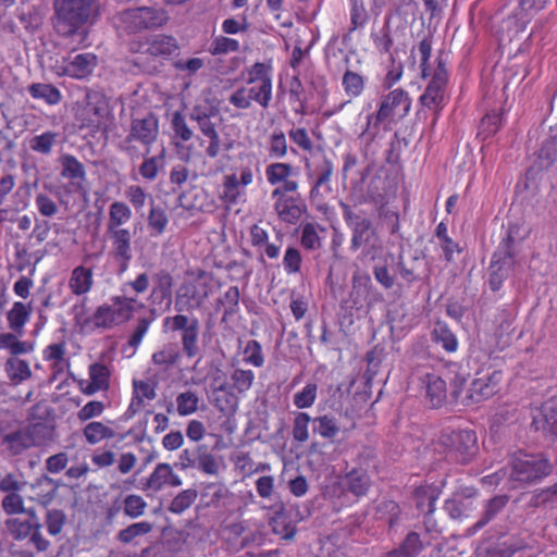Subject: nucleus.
<instances>
[{
    "instance_id": "f257e3e1",
    "label": "nucleus",
    "mask_w": 557,
    "mask_h": 557,
    "mask_svg": "<svg viewBox=\"0 0 557 557\" xmlns=\"http://www.w3.org/2000/svg\"><path fill=\"white\" fill-rule=\"evenodd\" d=\"M418 52L421 77L424 79L430 77L424 91L419 97V102L423 108L433 112V122L435 123L449 101V95L447 92L449 82V53L440 50L435 59V65L432 66L429 62L432 52L430 37H424L420 41Z\"/></svg>"
},
{
    "instance_id": "f03ea898",
    "label": "nucleus",
    "mask_w": 557,
    "mask_h": 557,
    "mask_svg": "<svg viewBox=\"0 0 557 557\" xmlns=\"http://www.w3.org/2000/svg\"><path fill=\"white\" fill-rule=\"evenodd\" d=\"M132 218V209L126 202L115 200L109 206L106 236L110 243V255L119 264L120 273L128 270L133 259V233L125 226Z\"/></svg>"
},
{
    "instance_id": "7ed1b4c3",
    "label": "nucleus",
    "mask_w": 557,
    "mask_h": 557,
    "mask_svg": "<svg viewBox=\"0 0 557 557\" xmlns=\"http://www.w3.org/2000/svg\"><path fill=\"white\" fill-rule=\"evenodd\" d=\"M247 85L234 90L228 102L237 109L247 110L252 101L262 109H268L272 100V67L263 62H256L247 69Z\"/></svg>"
},
{
    "instance_id": "20e7f679",
    "label": "nucleus",
    "mask_w": 557,
    "mask_h": 557,
    "mask_svg": "<svg viewBox=\"0 0 557 557\" xmlns=\"http://www.w3.org/2000/svg\"><path fill=\"white\" fill-rule=\"evenodd\" d=\"M75 120L79 128L106 133L113 120L109 98L99 90L87 89L84 100L76 102Z\"/></svg>"
},
{
    "instance_id": "39448f33",
    "label": "nucleus",
    "mask_w": 557,
    "mask_h": 557,
    "mask_svg": "<svg viewBox=\"0 0 557 557\" xmlns=\"http://www.w3.org/2000/svg\"><path fill=\"white\" fill-rule=\"evenodd\" d=\"M503 372L493 368L486 371H476L463 397L460 396L461 386L465 384V377L456 376L454 380L453 396L460 399L463 405H474L485 401L495 396L500 391Z\"/></svg>"
},
{
    "instance_id": "423d86ee",
    "label": "nucleus",
    "mask_w": 557,
    "mask_h": 557,
    "mask_svg": "<svg viewBox=\"0 0 557 557\" xmlns=\"http://www.w3.org/2000/svg\"><path fill=\"white\" fill-rule=\"evenodd\" d=\"M343 219L351 232L350 249L358 250L367 247L370 253L381 248V239L379 232L372 220L364 211H356L351 206L339 202Z\"/></svg>"
},
{
    "instance_id": "0eeeda50",
    "label": "nucleus",
    "mask_w": 557,
    "mask_h": 557,
    "mask_svg": "<svg viewBox=\"0 0 557 557\" xmlns=\"http://www.w3.org/2000/svg\"><path fill=\"white\" fill-rule=\"evenodd\" d=\"M54 8L57 26L69 27L64 35H74L78 28L92 24L99 13L96 0H57Z\"/></svg>"
},
{
    "instance_id": "6e6552de",
    "label": "nucleus",
    "mask_w": 557,
    "mask_h": 557,
    "mask_svg": "<svg viewBox=\"0 0 557 557\" xmlns=\"http://www.w3.org/2000/svg\"><path fill=\"white\" fill-rule=\"evenodd\" d=\"M510 466V480L518 483L515 487L536 483L549 475L553 471L548 459L542 455L523 451H518L512 456Z\"/></svg>"
},
{
    "instance_id": "1a4fd4ad",
    "label": "nucleus",
    "mask_w": 557,
    "mask_h": 557,
    "mask_svg": "<svg viewBox=\"0 0 557 557\" xmlns=\"http://www.w3.org/2000/svg\"><path fill=\"white\" fill-rule=\"evenodd\" d=\"M136 298L113 296L110 304L99 306L90 320L95 327L110 330L133 319L136 312Z\"/></svg>"
},
{
    "instance_id": "9d476101",
    "label": "nucleus",
    "mask_w": 557,
    "mask_h": 557,
    "mask_svg": "<svg viewBox=\"0 0 557 557\" xmlns=\"http://www.w3.org/2000/svg\"><path fill=\"white\" fill-rule=\"evenodd\" d=\"M158 136L159 122L154 115L149 114L143 119H134L127 136L121 143V149L129 157H135L138 152L135 146L137 141L145 147V153L148 154Z\"/></svg>"
},
{
    "instance_id": "9b49d317",
    "label": "nucleus",
    "mask_w": 557,
    "mask_h": 557,
    "mask_svg": "<svg viewBox=\"0 0 557 557\" xmlns=\"http://www.w3.org/2000/svg\"><path fill=\"white\" fill-rule=\"evenodd\" d=\"M218 115V109L210 104L198 103L193 107L189 117L196 122L201 134L209 139L208 146L205 148L206 157L215 159L222 151V139L218 132V124L213 122V117Z\"/></svg>"
},
{
    "instance_id": "f8f14e48",
    "label": "nucleus",
    "mask_w": 557,
    "mask_h": 557,
    "mask_svg": "<svg viewBox=\"0 0 557 557\" xmlns=\"http://www.w3.org/2000/svg\"><path fill=\"white\" fill-rule=\"evenodd\" d=\"M441 444L460 463H469L479 450L473 430H445L441 435Z\"/></svg>"
},
{
    "instance_id": "ddd939ff",
    "label": "nucleus",
    "mask_w": 557,
    "mask_h": 557,
    "mask_svg": "<svg viewBox=\"0 0 557 557\" xmlns=\"http://www.w3.org/2000/svg\"><path fill=\"white\" fill-rule=\"evenodd\" d=\"M163 330L182 332L181 342L184 355L191 359L199 354V320L185 314L169 315L163 319Z\"/></svg>"
},
{
    "instance_id": "4468645a",
    "label": "nucleus",
    "mask_w": 557,
    "mask_h": 557,
    "mask_svg": "<svg viewBox=\"0 0 557 557\" xmlns=\"http://www.w3.org/2000/svg\"><path fill=\"white\" fill-rule=\"evenodd\" d=\"M298 190H272L273 209L283 223L296 225L307 213V205Z\"/></svg>"
},
{
    "instance_id": "2eb2a0df",
    "label": "nucleus",
    "mask_w": 557,
    "mask_h": 557,
    "mask_svg": "<svg viewBox=\"0 0 557 557\" xmlns=\"http://www.w3.org/2000/svg\"><path fill=\"white\" fill-rule=\"evenodd\" d=\"M251 165H243L238 172L225 174L222 178L220 199L226 206H235L246 198L247 187L253 183Z\"/></svg>"
},
{
    "instance_id": "dca6fc26",
    "label": "nucleus",
    "mask_w": 557,
    "mask_h": 557,
    "mask_svg": "<svg viewBox=\"0 0 557 557\" xmlns=\"http://www.w3.org/2000/svg\"><path fill=\"white\" fill-rule=\"evenodd\" d=\"M372 486V480L369 471L360 467H351L342 476L341 482H335L327 487V493L332 497H342L346 492L357 499L368 495Z\"/></svg>"
},
{
    "instance_id": "f3484780",
    "label": "nucleus",
    "mask_w": 557,
    "mask_h": 557,
    "mask_svg": "<svg viewBox=\"0 0 557 557\" xmlns=\"http://www.w3.org/2000/svg\"><path fill=\"white\" fill-rule=\"evenodd\" d=\"M411 108V99L407 91L401 88H396L389 91L381 101L375 115L367 116V126H371L374 120V127L377 124L393 117L397 113L399 116H406Z\"/></svg>"
},
{
    "instance_id": "a211bd4d",
    "label": "nucleus",
    "mask_w": 557,
    "mask_h": 557,
    "mask_svg": "<svg viewBox=\"0 0 557 557\" xmlns=\"http://www.w3.org/2000/svg\"><path fill=\"white\" fill-rule=\"evenodd\" d=\"M208 296L207 284H201L197 281L185 282L177 290L175 310L178 312L198 310L202 307Z\"/></svg>"
},
{
    "instance_id": "6ab92c4d",
    "label": "nucleus",
    "mask_w": 557,
    "mask_h": 557,
    "mask_svg": "<svg viewBox=\"0 0 557 557\" xmlns=\"http://www.w3.org/2000/svg\"><path fill=\"white\" fill-rule=\"evenodd\" d=\"M532 426L552 441L557 440V400L548 399L532 412Z\"/></svg>"
},
{
    "instance_id": "aec40b11",
    "label": "nucleus",
    "mask_w": 557,
    "mask_h": 557,
    "mask_svg": "<svg viewBox=\"0 0 557 557\" xmlns=\"http://www.w3.org/2000/svg\"><path fill=\"white\" fill-rule=\"evenodd\" d=\"M417 57H419L418 48L408 47L405 44L396 47L389 53L392 67L385 75L384 86L391 88L395 85L403 76L405 61L408 62L409 66H414Z\"/></svg>"
},
{
    "instance_id": "412c9836",
    "label": "nucleus",
    "mask_w": 557,
    "mask_h": 557,
    "mask_svg": "<svg viewBox=\"0 0 557 557\" xmlns=\"http://www.w3.org/2000/svg\"><path fill=\"white\" fill-rule=\"evenodd\" d=\"M265 178L273 190H298L299 183L293 180L295 168L286 162H273L265 166Z\"/></svg>"
},
{
    "instance_id": "4be33fe9",
    "label": "nucleus",
    "mask_w": 557,
    "mask_h": 557,
    "mask_svg": "<svg viewBox=\"0 0 557 557\" xmlns=\"http://www.w3.org/2000/svg\"><path fill=\"white\" fill-rule=\"evenodd\" d=\"M441 494V488L433 484L420 485L413 491L416 506L420 512L425 515L424 524L428 532L434 531V525H431V515L435 511V504Z\"/></svg>"
},
{
    "instance_id": "5701e85b",
    "label": "nucleus",
    "mask_w": 557,
    "mask_h": 557,
    "mask_svg": "<svg viewBox=\"0 0 557 557\" xmlns=\"http://www.w3.org/2000/svg\"><path fill=\"white\" fill-rule=\"evenodd\" d=\"M173 295V276L168 270H159L152 276V288L149 295V301L153 306L165 305L170 307Z\"/></svg>"
},
{
    "instance_id": "b1692460",
    "label": "nucleus",
    "mask_w": 557,
    "mask_h": 557,
    "mask_svg": "<svg viewBox=\"0 0 557 557\" xmlns=\"http://www.w3.org/2000/svg\"><path fill=\"white\" fill-rule=\"evenodd\" d=\"M181 485L182 479L173 471L172 466L166 462H161L156 466L147 478L145 488L159 492L164 486L177 487Z\"/></svg>"
},
{
    "instance_id": "393cba45",
    "label": "nucleus",
    "mask_w": 557,
    "mask_h": 557,
    "mask_svg": "<svg viewBox=\"0 0 557 557\" xmlns=\"http://www.w3.org/2000/svg\"><path fill=\"white\" fill-rule=\"evenodd\" d=\"M89 382L84 386L81 383L83 394L91 396L98 392H106L110 387L111 372L108 366L101 362L91 363L88 368Z\"/></svg>"
},
{
    "instance_id": "a878e982",
    "label": "nucleus",
    "mask_w": 557,
    "mask_h": 557,
    "mask_svg": "<svg viewBox=\"0 0 557 557\" xmlns=\"http://www.w3.org/2000/svg\"><path fill=\"white\" fill-rule=\"evenodd\" d=\"M515 239L509 233L502 239L497 249L494 251L491 260L490 269L499 270L509 274L516 264V255L513 251Z\"/></svg>"
},
{
    "instance_id": "bb28decb",
    "label": "nucleus",
    "mask_w": 557,
    "mask_h": 557,
    "mask_svg": "<svg viewBox=\"0 0 557 557\" xmlns=\"http://www.w3.org/2000/svg\"><path fill=\"white\" fill-rule=\"evenodd\" d=\"M271 509L273 510V516L270 519V524L273 532L284 540L294 539L297 531L296 522L292 519L284 504H275Z\"/></svg>"
},
{
    "instance_id": "cd10ccee",
    "label": "nucleus",
    "mask_w": 557,
    "mask_h": 557,
    "mask_svg": "<svg viewBox=\"0 0 557 557\" xmlns=\"http://www.w3.org/2000/svg\"><path fill=\"white\" fill-rule=\"evenodd\" d=\"M98 65V58L92 52L76 54L65 66V74L75 79H86Z\"/></svg>"
},
{
    "instance_id": "c85d7f7f",
    "label": "nucleus",
    "mask_w": 557,
    "mask_h": 557,
    "mask_svg": "<svg viewBox=\"0 0 557 557\" xmlns=\"http://www.w3.org/2000/svg\"><path fill=\"white\" fill-rule=\"evenodd\" d=\"M32 313V302H13L12 307L7 311L5 314L9 330L17 334L24 335L25 326L29 322Z\"/></svg>"
},
{
    "instance_id": "c756f323",
    "label": "nucleus",
    "mask_w": 557,
    "mask_h": 557,
    "mask_svg": "<svg viewBox=\"0 0 557 557\" xmlns=\"http://www.w3.org/2000/svg\"><path fill=\"white\" fill-rule=\"evenodd\" d=\"M95 284L94 270L84 265L75 267L69 278V288L74 296L88 294Z\"/></svg>"
},
{
    "instance_id": "7c9ffc66",
    "label": "nucleus",
    "mask_w": 557,
    "mask_h": 557,
    "mask_svg": "<svg viewBox=\"0 0 557 557\" xmlns=\"http://www.w3.org/2000/svg\"><path fill=\"white\" fill-rule=\"evenodd\" d=\"M425 397L432 408L442 407L447 398L446 382L435 373H428L423 379Z\"/></svg>"
},
{
    "instance_id": "2f4dec72",
    "label": "nucleus",
    "mask_w": 557,
    "mask_h": 557,
    "mask_svg": "<svg viewBox=\"0 0 557 557\" xmlns=\"http://www.w3.org/2000/svg\"><path fill=\"white\" fill-rule=\"evenodd\" d=\"M250 244L258 251H261L269 259H277L281 251V245L269 243V233L260 224L256 223L249 228Z\"/></svg>"
},
{
    "instance_id": "473e14b6",
    "label": "nucleus",
    "mask_w": 557,
    "mask_h": 557,
    "mask_svg": "<svg viewBox=\"0 0 557 557\" xmlns=\"http://www.w3.org/2000/svg\"><path fill=\"white\" fill-rule=\"evenodd\" d=\"M2 444L13 455H21L26 449L35 446V438L30 429H21L7 434L3 437Z\"/></svg>"
},
{
    "instance_id": "72a5a7b5",
    "label": "nucleus",
    "mask_w": 557,
    "mask_h": 557,
    "mask_svg": "<svg viewBox=\"0 0 557 557\" xmlns=\"http://www.w3.org/2000/svg\"><path fill=\"white\" fill-rule=\"evenodd\" d=\"M182 358V354L175 344L163 345L159 350L154 351L151 356V362L154 367L161 370H170L175 367Z\"/></svg>"
},
{
    "instance_id": "f704fd0d",
    "label": "nucleus",
    "mask_w": 557,
    "mask_h": 557,
    "mask_svg": "<svg viewBox=\"0 0 557 557\" xmlns=\"http://www.w3.org/2000/svg\"><path fill=\"white\" fill-rule=\"evenodd\" d=\"M23 335L15 332L0 333V349H7L12 356L29 354L34 350L35 344L30 341H21Z\"/></svg>"
},
{
    "instance_id": "c9c22d12",
    "label": "nucleus",
    "mask_w": 557,
    "mask_h": 557,
    "mask_svg": "<svg viewBox=\"0 0 557 557\" xmlns=\"http://www.w3.org/2000/svg\"><path fill=\"white\" fill-rule=\"evenodd\" d=\"M33 99L42 100L48 106H57L62 101V94L52 84L33 83L27 88Z\"/></svg>"
},
{
    "instance_id": "e433bc0d",
    "label": "nucleus",
    "mask_w": 557,
    "mask_h": 557,
    "mask_svg": "<svg viewBox=\"0 0 557 557\" xmlns=\"http://www.w3.org/2000/svg\"><path fill=\"white\" fill-rule=\"evenodd\" d=\"M134 392L133 397L131 399V404L128 406L127 411L133 414L141 410L144 407L145 399L152 400L156 398V387L151 383L147 381H134L133 382Z\"/></svg>"
},
{
    "instance_id": "4c0bfd02",
    "label": "nucleus",
    "mask_w": 557,
    "mask_h": 557,
    "mask_svg": "<svg viewBox=\"0 0 557 557\" xmlns=\"http://www.w3.org/2000/svg\"><path fill=\"white\" fill-rule=\"evenodd\" d=\"M509 496L497 495L488 499L484 506L482 517L472 527L474 531H478L496 518L508 505Z\"/></svg>"
},
{
    "instance_id": "58836bf2",
    "label": "nucleus",
    "mask_w": 557,
    "mask_h": 557,
    "mask_svg": "<svg viewBox=\"0 0 557 557\" xmlns=\"http://www.w3.org/2000/svg\"><path fill=\"white\" fill-rule=\"evenodd\" d=\"M83 436L89 445H97L106 440L115 437V431L101 421H90L82 430Z\"/></svg>"
},
{
    "instance_id": "ea45409f",
    "label": "nucleus",
    "mask_w": 557,
    "mask_h": 557,
    "mask_svg": "<svg viewBox=\"0 0 557 557\" xmlns=\"http://www.w3.org/2000/svg\"><path fill=\"white\" fill-rule=\"evenodd\" d=\"M313 432L321 438L333 442L341 432L337 419L332 414H323L312 419Z\"/></svg>"
},
{
    "instance_id": "a19ab883",
    "label": "nucleus",
    "mask_w": 557,
    "mask_h": 557,
    "mask_svg": "<svg viewBox=\"0 0 557 557\" xmlns=\"http://www.w3.org/2000/svg\"><path fill=\"white\" fill-rule=\"evenodd\" d=\"M333 174L334 164L331 159L324 156L322 161L314 169L315 177L311 184V198H314L320 194V188L331 182Z\"/></svg>"
},
{
    "instance_id": "79ce46f5",
    "label": "nucleus",
    "mask_w": 557,
    "mask_h": 557,
    "mask_svg": "<svg viewBox=\"0 0 557 557\" xmlns=\"http://www.w3.org/2000/svg\"><path fill=\"white\" fill-rule=\"evenodd\" d=\"M432 337L446 352L451 354L458 349V339L445 322L438 321L435 323Z\"/></svg>"
},
{
    "instance_id": "37998d69",
    "label": "nucleus",
    "mask_w": 557,
    "mask_h": 557,
    "mask_svg": "<svg viewBox=\"0 0 557 557\" xmlns=\"http://www.w3.org/2000/svg\"><path fill=\"white\" fill-rule=\"evenodd\" d=\"M5 372L9 379L18 384L28 380L32 376V370L28 361L17 358V356H12L4 363Z\"/></svg>"
},
{
    "instance_id": "c03bdc74",
    "label": "nucleus",
    "mask_w": 557,
    "mask_h": 557,
    "mask_svg": "<svg viewBox=\"0 0 557 557\" xmlns=\"http://www.w3.org/2000/svg\"><path fill=\"white\" fill-rule=\"evenodd\" d=\"M288 102L296 114L306 113L305 88L298 76H293L288 83Z\"/></svg>"
},
{
    "instance_id": "a18cd8bd",
    "label": "nucleus",
    "mask_w": 557,
    "mask_h": 557,
    "mask_svg": "<svg viewBox=\"0 0 557 557\" xmlns=\"http://www.w3.org/2000/svg\"><path fill=\"white\" fill-rule=\"evenodd\" d=\"M62 171L61 175L64 178L71 180L73 183L81 184L85 180V168L76 157L72 154H64L61 158Z\"/></svg>"
},
{
    "instance_id": "49530a36",
    "label": "nucleus",
    "mask_w": 557,
    "mask_h": 557,
    "mask_svg": "<svg viewBox=\"0 0 557 557\" xmlns=\"http://www.w3.org/2000/svg\"><path fill=\"white\" fill-rule=\"evenodd\" d=\"M165 165V149L162 148L160 153L152 157H146L139 165V174L147 181H154L160 170Z\"/></svg>"
},
{
    "instance_id": "de8ad7c7",
    "label": "nucleus",
    "mask_w": 557,
    "mask_h": 557,
    "mask_svg": "<svg viewBox=\"0 0 557 557\" xmlns=\"http://www.w3.org/2000/svg\"><path fill=\"white\" fill-rule=\"evenodd\" d=\"M197 460L195 469L209 475H216L219 473L220 465L213 454H211L207 446L198 445L196 447Z\"/></svg>"
},
{
    "instance_id": "09e8293b",
    "label": "nucleus",
    "mask_w": 557,
    "mask_h": 557,
    "mask_svg": "<svg viewBox=\"0 0 557 557\" xmlns=\"http://www.w3.org/2000/svg\"><path fill=\"white\" fill-rule=\"evenodd\" d=\"M343 89L350 99L361 96L366 87V77L351 70H346L342 78Z\"/></svg>"
},
{
    "instance_id": "8fccbe9b",
    "label": "nucleus",
    "mask_w": 557,
    "mask_h": 557,
    "mask_svg": "<svg viewBox=\"0 0 557 557\" xmlns=\"http://www.w3.org/2000/svg\"><path fill=\"white\" fill-rule=\"evenodd\" d=\"M147 223L152 236L162 235L169 225L166 211L161 207H151L148 213Z\"/></svg>"
},
{
    "instance_id": "3c124183",
    "label": "nucleus",
    "mask_w": 557,
    "mask_h": 557,
    "mask_svg": "<svg viewBox=\"0 0 557 557\" xmlns=\"http://www.w3.org/2000/svg\"><path fill=\"white\" fill-rule=\"evenodd\" d=\"M58 140V134L52 131L44 132L29 139V148L40 154H50Z\"/></svg>"
},
{
    "instance_id": "603ef678",
    "label": "nucleus",
    "mask_w": 557,
    "mask_h": 557,
    "mask_svg": "<svg viewBox=\"0 0 557 557\" xmlns=\"http://www.w3.org/2000/svg\"><path fill=\"white\" fill-rule=\"evenodd\" d=\"M312 421L308 412L298 411L295 413L292 435L293 440L299 444L306 443L309 440V424Z\"/></svg>"
},
{
    "instance_id": "864d4df0",
    "label": "nucleus",
    "mask_w": 557,
    "mask_h": 557,
    "mask_svg": "<svg viewBox=\"0 0 557 557\" xmlns=\"http://www.w3.org/2000/svg\"><path fill=\"white\" fill-rule=\"evenodd\" d=\"M66 346L65 343H53L48 345L42 350V358L45 361L52 362V368L57 371L63 369V364L66 362L65 360Z\"/></svg>"
},
{
    "instance_id": "5fc2aeb1",
    "label": "nucleus",
    "mask_w": 557,
    "mask_h": 557,
    "mask_svg": "<svg viewBox=\"0 0 557 557\" xmlns=\"http://www.w3.org/2000/svg\"><path fill=\"white\" fill-rule=\"evenodd\" d=\"M197 497V490H184L172 499L169 510L173 513L181 515L196 502Z\"/></svg>"
},
{
    "instance_id": "6e6d98bb",
    "label": "nucleus",
    "mask_w": 557,
    "mask_h": 557,
    "mask_svg": "<svg viewBox=\"0 0 557 557\" xmlns=\"http://www.w3.org/2000/svg\"><path fill=\"white\" fill-rule=\"evenodd\" d=\"M143 8L125 10L121 13L119 20L124 25V30L128 34L143 30L144 20L141 16Z\"/></svg>"
},
{
    "instance_id": "4d7b16f0",
    "label": "nucleus",
    "mask_w": 557,
    "mask_h": 557,
    "mask_svg": "<svg viewBox=\"0 0 557 557\" xmlns=\"http://www.w3.org/2000/svg\"><path fill=\"white\" fill-rule=\"evenodd\" d=\"M199 398L196 393L186 391L176 396L177 413L182 417L190 416L198 410Z\"/></svg>"
},
{
    "instance_id": "13d9d810",
    "label": "nucleus",
    "mask_w": 557,
    "mask_h": 557,
    "mask_svg": "<svg viewBox=\"0 0 557 557\" xmlns=\"http://www.w3.org/2000/svg\"><path fill=\"white\" fill-rule=\"evenodd\" d=\"M318 396V385L307 383L304 388L294 395L293 403L297 409H307L313 406Z\"/></svg>"
},
{
    "instance_id": "bf43d9fd",
    "label": "nucleus",
    "mask_w": 557,
    "mask_h": 557,
    "mask_svg": "<svg viewBox=\"0 0 557 557\" xmlns=\"http://www.w3.org/2000/svg\"><path fill=\"white\" fill-rule=\"evenodd\" d=\"M502 126V113L500 112H490L486 113L480 123L479 126V135L483 137V139H487L494 136Z\"/></svg>"
},
{
    "instance_id": "052dcab7",
    "label": "nucleus",
    "mask_w": 557,
    "mask_h": 557,
    "mask_svg": "<svg viewBox=\"0 0 557 557\" xmlns=\"http://www.w3.org/2000/svg\"><path fill=\"white\" fill-rule=\"evenodd\" d=\"M152 530V524L148 521H140L122 529L117 533V540L123 544H129L134 539L146 535Z\"/></svg>"
},
{
    "instance_id": "680f3d73",
    "label": "nucleus",
    "mask_w": 557,
    "mask_h": 557,
    "mask_svg": "<svg viewBox=\"0 0 557 557\" xmlns=\"http://www.w3.org/2000/svg\"><path fill=\"white\" fill-rule=\"evenodd\" d=\"M9 533L16 541H23L28 537L35 529V522L21 520L18 518L9 519L5 522Z\"/></svg>"
},
{
    "instance_id": "e2e57ef3",
    "label": "nucleus",
    "mask_w": 557,
    "mask_h": 557,
    "mask_svg": "<svg viewBox=\"0 0 557 557\" xmlns=\"http://www.w3.org/2000/svg\"><path fill=\"white\" fill-rule=\"evenodd\" d=\"M146 500L136 494L127 495L123 500V511L125 516L136 519L141 517L147 509Z\"/></svg>"
},
{
    "instance_id": "0e129e2a",
    "label": "nucleus",
    "mask_w": 557,
    "mask_h": 557,
    "mask_svg": "<svg viewBox=\"0 0 557 557\" xmlns=\"http://www.w3.org/2000/svg\"><path fill=\"white\" fill-rule=\"evenodd\" d=\"M405 557H418L424 548V543L417 532H409L398 546Z\"/></svg>"
},
{
    "instance_id": "69168bd1",
    "label": "nucleus",
    "mask_w": 557,
    "mask_h": 557,
    "mask_svg": "<svg viewBox=\"0 0 557 557\" xmlns=\"http://www.w3.org/2000/svg\"><path fill=\"white\" fill-rule=\"evenodd\" d=\"M171 127L173 129L174 137L182 140L183 143L189 141L194 136V133L188 126L185 116L180 111L173 112L171 119Z\"/></svg>"
},
{
    "instance_id": "338daca9",
    "label": "nucleus",
    "mask_w": 557,
    "mask_h": 557,
    "mask_svg": "<svg viewBox=\"0 0 557 557\" xmlns=\"http://www.w3.org/2000/svg\"><path fill=\"white\" fill-rule=\"evenodd\" d=\"M377 512L389 528H394L400 520L401 509L395 500H384L379 505Z\"/></svg>"
},
{
    "instance_id": "774afa93",
    "label": "nucleus",
    "mask_w": 557,
    "mask_h": 557,
    "mask_svg": "<svg viewBox=\"0 0 557 557\" xmlns=\"http://www.w3.org/2000/svg\"><path fill=\"white\" fill-rule=\"evenodd\" d=\"M318 224L305 223L301 226L300 244L307 250H314L320 248L321 239L318 234Z\"/></svg>"
}]
</instances>
